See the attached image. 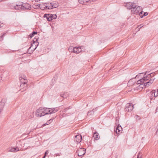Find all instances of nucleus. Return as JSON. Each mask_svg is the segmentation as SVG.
<instances>
[{
    "instance_id": "nucleus-1",
    "label": "nucleus",
    "mask_w": 158,
    "mask_h": 158,
    "mask_svg": "<svg viewBox=\"0 0 158 158\" xmlns=\"http://www.w3.org/2000/svg\"><path fill=\"white\" fill-rule=\"evenodd\" d=\"M131 12L133 14L141 16V15L143 14V11H142V8L141 6L135 5L132 8Z\"/></svg>"
},
{
    "instance_id": "nucleus-2",
    "label": "nucleus",
    "mask_w": 158,
    "mask_h": 158,
    "mask_svg": "<svg viewBox=\"0 0 158 158\" xmlns=\"http://www.w3.org/2000/svg\"><path fill=\"white\" fill-rule=\"evenodd\" d=\"M37 38H35L34 39L33 43L31 44V47L28 50V53H31L37 48L39 44L38 42H37Z\"/></svg>"
},
{
    "instance_id": "nucleus-3",
    "label": "nucleus",
    "mask_w": 158,
    "mask_h": 158,
    "mask_svg": "<svg viewBox=\"0 0 158 158\" xmlns=\"http://www.w3.org/2000/svg\"><path fill=\"white\" fill-rule=\"evenodd\" d=\"M19 79L21 83L20 86V87L21 88L20 90L21 91H23V90H22V88H24V86L25 87V89L26 90L27 89V81L26 79V77L24 76L23 77L22 76L19 77Z\"/></svg>"
},
{
    "instance_id": "nucleus-4",
    "label": "nucleus",
    "mask_w": 158,
    "mask_h": 158,
    "mask_svg": "<svg viewBox=\"0 0 158 158\" xmlns=\"http://www.w3.org/2000/svg\"><path fill=\"white\" fill-rule=\"evenodd\" d=\"M45 108H39L36 111L35 115L37 117H41L45 115Z\"/></svg>"
},
{
    "instance_id": "nucleus-5",
    "label": "nucleus",
    "mask_w": 158,
    "mask_h": 158,
    "mask_svg": "<svg viewBox=\"0 0 158 158\" xmlns=\"http://www.w3.org/2000/svg\"><path fill=\"white\" fill-rule=\"evenodd\" d=\"M45 115L54 113L57 111L59 110L58 107L51 108H45Z\"/></svg>"
},
{
    "instance_id": "nucleus-6",
    "label": "nucleus",
    "mask_w": 158,
    "mask_h": 158,
    "mask_svg": "<svg viewBox=\"0 0 158 158\" xmlns=\"http://www.w3.org/2000/svg\"><path fill=\"white\" fill-rule=\"evenodd\" d=\"M50 5H47V4H45L44 8L46 9H51L52 8H56L58 6V5L57 3H54L53 2L50 3Z\"/></svg>"
},
{
    "instance_id": "nucleus-7",
    "label": "nucleus",
    "mask_w": 158,
    "mask_h": 158,
    "mask_svg": "<svg viewBox=\"0 0 158 158\" xmlns=\"http://www.w3.org/2000/svg\"><path fill=\"white\" fill-rule=\"evenodd\" d=\"M133 109V105L132 104L127 103L126 104L125 110V111L128 112L131 111Z\"/></svg>"
},
{
    "instance_id": "nucleus-8",
    "label": "nucleus",
    "mask_w": 158,
    "mask_h": 158,
    "mask_svg": "<svg viewBox=\"0 0 158 158\" xmlns=\"http://www.w3.org/2000/svg\"><path fill=\"white\" fill-rule=\"evenodd\" d=\"M77 152L79 156H81L85 154V149L84 148H80L77 151Z\"/></svg>"
},
{
    "instance_id": "nucleus-9",
    "label": "nucleus",
    "mask_w": 158,
    "mask_h": 158,
    "mask_svg": "<svg viewBox=\"0 0 158 158\" xmlns=\"http://www.w3.org/2000/svg\"><path fill=\"white\" fill-rule=\"evenodd\" d=\"M22 5V10H30L31 5L28 3H24Z\"/></svg>"
},
{
    "instance_id": "nucleus-10",
    "label": "nucleus",
    "mask_w": 158,
    "mask_h": 158,
    "mask_svg": "<svg viewBox=\"0 0 158 158\" xmlns=\"http://www.w3.org/2000/svg\"><path fill=\"white\" fill-rule=\"evenodd\" d=\"M83 47L82 46H79L77 47H74V49L73 50V52L78 54L82 51V49Z\"/></svg>"
},
{
    "instance_id": "nucleus-11",
    "label": "nucleus",
    "mask_w": 158,
    "mask_h": 158,
    "mask_svg": "<svg viewBox=\"0 0 158 158\" xmlns=\"http://www.w3.org/2000/svg\"><path fill=\"white\" fill-rule=\"evenodd\" d=\"M82 137L81 135H78L75 136L74 141L77 143H80Z\"/></svg>"
},
{
    "instance_id": "nucleus-12",
    "label": "nucleus",
    "mask_w": 158,
    "mask_h": 158,
    "mask_svg": "<svg viewBox=\"0 0 158 158\" xmlns=\"http://www.w3.org/2000/svg\"><path fill=\"white\" fill-rule=\"evenodd\" d=\"M135 5V4H133L132 3L127 2V3H126L125 6L128 9H131L132 10V8Z\"/></svg>"
},
{
    "instance_id": "nucleus-13",
    "label": "nucleus",
    "mask_w": 158,
    "mask_h": 158,
    "mask_svg": "<svg viewBox=\"0 0 158 158\" xmlns=\"http://www.w3.org/2000/svg\"><path fill=\"white\" fill-rule=\"evenodd\" d=\"M20 150L21 149H20L18 147H17L16 148L12 147L11 148V149L10 150H9L8 151L13 152H15Z\"/></svg>"
},
{
    "instance_id": "nucleus-14",
    "label": "nucleus",
    "mask_w": 158,
    "mask_h": 158,
    "mask_svg": "<svg viewBox=\"0 0 158 158\" xmlns=\"http://www.w3.org/2000/svg\"><path fill=\"white\" fill-rule=\"evenodd\" d=\"M155 90H152L148 94V96L149 98L151 100H153L154 99V94L155 93Z\"/></svg>"
},
{
    "instance_id": "nucleus-15",
    "label": "nucleus",
    "mask_w": 158,
    "mask_h": 158,
    "mask_svg": "<svg viewBox=\"0 0 158 158\" xmlns=\"http://www.w3.org/2000/svg\"><path fill=\"white\" fill-rule=\"evenodd\" d=\"M151 83L149 82L148 81L146 82H145L143 83V84H142L140 85H139L142 88H145L146 87V86L148 85L149 86L150 85H151Z\"/></svg>"
},
{
    "instance_id": "nucleus-16",
    "label": "nucleus",
    "mask_w": 158,
    "mask_h": 158,
    "mask_svg": "<svg viewBox=\"0 0 158 158\" xmlns=\"http://www.w3.org/2000/svg\"><path fill=\"white\" fill-rule=\"evenodd\" d=\"M122 129V128L120 126H118L115 129L114 131L115 132L116 134H119V133L120 131H121Z\"/></svg>"
},
{
    "instance_id": "nucleus-17",
    "label": "nucleus",
    "mask_w": 158,
    "mask_h": 158,
    "mask_svg": "<svg viewBox=\"0 0 158 158\" xmlns=\"http://www.w3.org/2000/svg\"><path fill=\"white\" fill-rule=\"evenodd\" d=\"M14 8L16 10H22V5L17 4L14 6Z\"/></svg>"
},
{
    "instance_id": "nucleus-18",
    "label": "nucleus",
    "mask_w": 158,
    "mask_h": 158,
    "mask_svg": "<svg viewBox=\"0 0 158 158\" xmlns=\"http://www.w3.org/2000/svg\"><path fill=\"white\" fill-rule=\"evenodd\" d=\"M93 137L94 138V139L96 140L99 139L100 138L98 133L96 131L94 132Z\"/></svg>"
},
{
    "instance_id": "nucleus-19",
    "label": "nucleus",
    "mask_w": 158,
    "mask_h": 158,
    "mask_svg": "<svg viewBox=\"0 0 158 158\" xmlns=\"http://www.w3.org/2000/svg\"><path fill=\"white\" fill-rule=\"evenodd\" d=\"M60 96L63 98H66L69 96V94L67 92H62L60 94Z\"/></svg>"
},
{
    "instance_id": "nucleus-20",
    "label": "nucleus",
    "mask_w": 158,
    "mask_h": 158,
    "mask_svg": "<svg viewBox=\"0 0 158 158\" xmlns=\"http://www.w3.org/2000/svg\"><path fill=\"white\" fill-rule=\"evenodd\" d=\"M48 14H45L44 15V17L46 18L47 20L48 21H52V19H51V16L48 15Z\"/></svg>"
},
{
    "instance_id": "nucleus-21",
    "label": "nucleus",
    "mask_w": 158,
    "mask_h": 158,
    "mask_svg": "<svg viewBox=\"0 0 158 158\" xmlns=\"http://www.w3.org/2000/svg\"><path fill=\"white\" fill-rule=\"evenodd\" d=\"M78 2L81 4L86 5L90 0H78Z\"/></svg>"
},
{
    "instance_id": "nucleus-22",
    "label": "nucleus",
    "mask_w": 158,
    "mask_h": 158,
    "mask_svg": "<svg viewBox=\"0 0 158 158\" xmlns=\"http://www.w3.org/2000/svg\"><path fill=\"white\" fill-rule=\"evenodd\" d=\"M4 105V102H0V113L2 111L3 109Z\"/></svg>"
},
{
    "instance_id": "nucleus-23",
    "label": "nucleus",
    "mask_w": 158,
    "mask_h": 158,
    "mask_svg": "<svg viewBox=\"0 0 158 158\" xmlns=\"http://www.w3.org/2000/svg\"><path fill=\"white\" fill-rule=\"evenodd\" d=\"M142 78L143 79V81L145 82V81L149 80L150 77L149 75L148 74L146 76L143 77Z\"/></svg>"
},
{
    "instance_id": "nucleus-24",
    "label": "nucleus",
    "mask_w": 158,
    "mask_h": 158,
    "mask_svg": "<svg viewBox=\"0 0 158 158\" xmlns=\"http://www.w3.org/2000/svg\"><path fill=\"white\" fill-rule=\"evenodd\" d=\"M144 82V81H143V78H141L137 81L136 84L137 85L140 84V85L142 84H143Z\"/></svg>"
},
{
    "instance_id": "nucleus-25",
    "label": "nucleus",
    "mask_w": 158,
    "mask_h": 158,
    "mask_svg": "<svg viewBox=\"0 0 158 158\" xmlns=\"http://www.w3.org/2000/svg\"><path fill=\"white\" fill-rule=\"evenodd\" d=\"M96 110L97 109H93L90 111H88L87 114V115H90L91 114H93L94 113V111H96Z\"/></svg>"
},
{
    "instance_id": "nucleus-26",
    "label": "nucleus",
    "mask_w": 158,
    "mask_h": 158,
    "mask_svg": "<svg viewBox=\"0 0 158 158\" xmlns=\"http://www.w3.org/2000/svg\"><path fill=\"white\" fill-rule=\"evenodd\" d=\"M37 34V32L36 31H33L31 34H30L29 36L31 38L33 37L34 35Z\"/></svg>"
},
{
    "instance_id": "nucleus-27",
    "label": "nucleus",
    "mask_w": 158,
    "mask_h": 158,
    "mask_svg": "<svg viewBox=\"0 0 158 158\" xmlns=\"http://www.w3.org/2000/svg\"><path fill=\"white\" fill-rule=\"evenodd\" d=\"M74 49V47L71 46L69 47L68 48V50L70 52H73V50Z\"/></svg>"
},
{
    "instance_id": "nucleus-28",
    "label": "nucleus",
    "mask_w": 158,
    "mask_h": 158,
    "mask_svg": "<svg viewBox=\"0 0 158 158\" xmlns=\"http://www.w3.org/2000/svg\"><path fill=\"white\" fill-rule=\"evenodd\" d=\"M34 5L36 6V8H40V9L41 8V7H40V4H39L38 3H35L34 4Z\"/></svg>"
},
{
    "instance_id": "nucleus-29",
    "label": "nucleus",
    "mask_w": 158,
    "mask_h": 158,
    "mask_svg": "<svg viewBox=\"0 0 158 158\" xmlns=\"http://www.w3.org/2000/svg\"><path fill=\"white\" fill-rule=\"evenodd\" d=\"M134 82H133L132 79H130L128 83V84L130 85H132L134 84Z\"/></svg>"
},
{
    "instance_id": "nucleus-30",
    "label": "nucleus",
    "mask_w": 158,
    "mask_h": 158,
    "mask_svg": "<svg viewBox=\"0 0 158 158\" xmlns=\"http://www.w3.org/2000/svg\"><path fill=\"white\" fill-rule=\"evenodd\" d=\"M155 93L154 94V98L158 95V89L157 91H156L155 90Z\"/></svg>"
},
{
    "instance_id": "nucleus-31",
    "label": "nucleus",
    "mask_w": 158,
    "mask_h": 158,
    "mask_svg": "<svg viewBox=\"0 0 158 158\" xmlns=\"http://www.w3.org/2000/svg\"><path fill=\"white\" fill-rule=\"evenodd\" d=\"M148 15V13L147 12H144L143 15H141V16H139L141 18H142L143 16H147Z\"/></svg>"
},
{
    "instance_id": "nucleus-32",
    "label": "nucleus",
    "mask_w": 158,
    "mask_h": 158,
    "mask_svg": "<svg viewBox=\"0 0 158 158\" xmlns=\"http://www.w3.org/2000/svg\"><path fill=\"white\" fill-rule=\"evenodd\" d=\"M155 79V78H152V79H149V82L150 83H151V84L153 82V81Z\"/></svg>"
},
{
    "instance_id": "nucleus-33",
    "label": "nucleus",
    "mask_w": 158,
    "mask_h": 158,
    "mask_svg": "<svg viewBox=\"0 0 158 158\" xmlns=\"http://www.w3.org/2000/svg\"><path fill=\"white\" fill-rule=\"evenodd\" d=\"M70 108V106H69L68 107H67V108H66L63 110V112H64L65 113V112H66L67 110H68Z\"/></svg>"
},
{
    "instance_id": "nucleus-34",
    "label": "nucleus",
    "mask_w": 158,
    "mask_h": 158,
    "mask_svg": "<svg viewBox=\"0 0 158 158\" xmlns=\"http://www.w3.org/2000/svg\"><path fill=\"white\" fill-rule=\"evenodd\" d=\"M52 19H56L57 18V16L56 14H53L52 15Z\"/></svg>"
},
{
    "instance_id": "nucleus-35",
    "label": "nucleus",
    "mask_w": 158,
    "mask_h": 158,
    "mask_svg": "<svg viewBox=\"0 0 158 158\" xmlns=\"http://www.w3.org/2000/svg\"><path fill=\"white\" fill-rule=\"evenodd\" d=\"M155 73H151L150 74H148V75H149V76L150 77H153L154 76Z\"/></svg>"
},
{
    "instance_id": "nucleus-36",
    "label": "nucleus",
    "mask_w": 158,
    "mask_h": 158,
    "mask_svg": "<svg viewBox=\"0 0 158 158\" xmlns=\"http://www.w3.org/2000/svg\"><path fill=\"white\" fill-rule=\"evenodd\" d=\"M5 34H6V33H4L3 34V35H2V36H0V40H2L3 38L5 36Z\"/></svg>"
},
{
    "instance_id": "nucleus-37",
    "label": "nucleus",
    "mask_w": 158,
    "mask_h": 158,
    "mask_svg": "<svg viewBox=\"0 0 158 158\" xmlns=\"http://www.w3.org/2000/svg\"><path fill=\"white\" fill-rule=\"evenodd\" d=\"M135 118L137 119V120H139L140 119L139 118V116L138 115H136L135 116Z\"/></svg>"
},
{
    "instance_id": "nucleus-38",
    "label": "nucleus",
    "mask_w": 158,
    "mask_h": 158,
    "mask_svg": "<svg viewBox=\"0 0 158 158\" xmlns=\"http://www.w3.org/2000/svg\"><path fill=\"white\" fill-rule=\"evenodd\" d=\"M143 26H142V25H139L138 27L139 28H138V31H139L140 30V28H141L142 27H143Z\"/></svg>"
},
{
    "instance_id": "nucleus-39",
    "label": "nucleus",
    "mask_w": 158,
    "mask_h": 158,
    "mask_svg": "<svg viewBox=\"0 0 158 158\" xmlns=\"http://www.w3.org/2000/svg\"><path fill=\"white\" fill-rule=\"evenodd\" d=\"M50 121H49V120H48V121L47 122V123H45V124H44V126H45L46 124H47V125H48V124H50Z\"/></svg>"
},
{
    "instance_id": "nucleus-40",
    "label": "nucleus",
    "mask_w": 158,
    "mask_h": 158,
    "mask_svg": "<svg viewBox=\"0 0 158 158\" xmlns=\"http://www.w3.org/2000/svg\"><path fill=\"white\" fill-rule=\"evenodd\" d=\"M48 152H49L48 150L46 151L45 152L44 156H47V154H48Z\"/></svg>"
},
{
    "instance_id": "nucleus-41",
    "label": "nucleus",
    "mask_w": 158,
    "mask_h": 158,
    "mask_svg": "<svg viewBox=\"0 0 158 158\" xmlns=\"http://www.w3.org/2000/svg\"><path fill=\"white\" fill-rule=\"evenodd\" d=\"M141 155H140V154L139 153L138 155H137V158H141Z\"/></svg>"
},
{
    "instance_id": "nucleus-42",
    "label": "nucleus",
    "mask_w": 158,
    "mask_h": 158,
    "mask_svg": "<svg viewBox=\"0 0 158 158\" xmlns=\"http://www.w3.org/2000/svg\"><path fill=\"white\" fill-rule=\"evenodd\" d=\"M143 74V73H140L138 75H137L135 77V78H137L139 76V75H140L141 74Z\"/></svg>"
},
{
    "instance_id": "nucleus-43",
    "label": "nucleus",
    "mask_w": 158,
    "mask_h": 158,
    "mask_svg": "<svg viewBox=\"0 0 158 158\" xmlns=\"http://www.w3.org/2000/svg\"><path fill=\"white\" fill-rule=\"evenodd\" d=\"M48 15L51 16V19H52V20L53 19H52V14H48Z\"/></svg>"
},
{
    "instance_id": "nucleus-44",
    "label": "nucleus",
    "mask_w": 158,
    "mask_h": 158,
    "mask_svg": "<svg viewBox=\"0 0 158 158\" xmlns=\"http://www.w3.org/2000/svg\"><path fill=\"white\" fill-rule=\"evenodd\" d=\"M33 116H33V114H32L31 115H30V117H29V118H30H30H33Z\"/></svg>"
},
{
    "instance_id": "nucleus-45",
    "label": "nucleus",
    "mask_w": 158,
    "mask_h": 158,
    "mask_svg": "<svg viewBox=\"0 0 158 158\" xmlns=\"http://www.w3.org/2000/svg\"><path fill=\"white\" fill-rule=\"evenodd\" d=\"M96 0H90L89 2H94V1H96Z\"/></svg>"
},
{
    "instance_id": "nucleus-46",
    "label": "nucleus",
    "mask_w": 158,
    "mask_h": 158,
    "mask_svg": "<svg viewBox=\"0 0 158 158\" xmlns=\"http://www.w3.org/2000/svg\"><path fill=\"white\" fill-rule=\"evenodd\" d=\"M156 134L158 136V128L156 132Z\"/></svg>"
},
{
    "instance_id": "nucleus-47",
    "label": "nucleus",
    "mask_w": 158,
    "mask_h": 158,
    "mask_svg": "<svg viewBox=\"0 0 158 158\" xmlns=\"http://www.w3.org/2000/svg\"><path fill=\"white\" fill-rule=\"evenodd\" d=\"M49 121H50V123H51L53 119H50L49 120Z\"/></svg>"
},
{
    "instance_id": "nucleus-48",
    "label": "nucleus",
    "mask_w": 158,
    "mask_h": 158,
    "mask_svg": "<svg viewBox=\"0 0 158 158\" xmlns=\"http://www.w3.org/2000/svg\"><path fill=\"white\" fill-rule=\"evenodd\" d=\"M148 73V71H147L146 72H145V73L144 74V75H145L146 73Z\"/></svg>"
},
{
    "instance_id": "nucleus-49",
    "label": "nucleus",
    "mask_w": 158,
    "mask_h": 158,
    "mask_svg": "<svg viewBox=\"0 0 158 158\" xmlns=\"http://www.w3.org/2000/svg\"><path fill=\"white\" fill-rule=\"evenodd\" d=\"M35 2H38L39 1H40V0H35Z\"/></svg>"
},
{
    "instance_id": "nucleus-50",
    "label": "nucleus",
    "mask_w": 158,
    "mask_h": 158,
    "mask_svg": "<svg viewBox=\"0 0 158 158\" xmlns=\"http://www.w3.org/2000/svg\"><path fill=\"white\" fill-rule=\"evenodd\" d=\"M46 156H44L43 157H42V158H45V157Z\"/></svg>"
}]
</instances>
